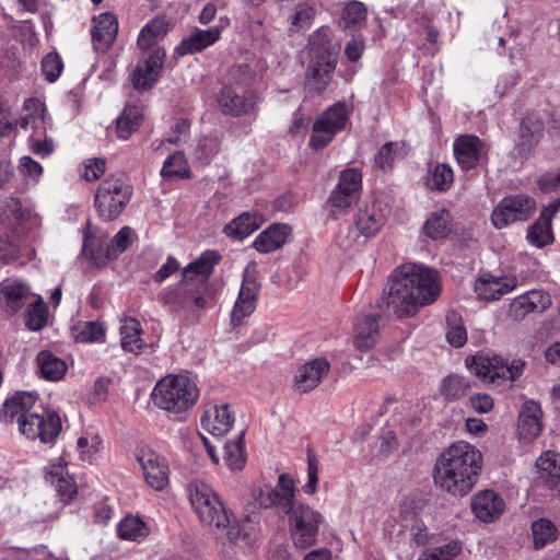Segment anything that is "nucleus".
Segmentation results:
<instances>
[{
    "instance_id": "39448f33",
    "label": "nucleus",
    "mask_w": 560,
    "mask_h": 560,
    "mask_svg": "<svg viewBox=\"0 0 560 560\" xmlns=\"http://www.w3.org/2000/svg\"><path fill=\"white\" fill-rule=\"evenodd\" d=\"M189 500L200 522L209 526L218 539L233 542L241 535L235 517L230 514L217 493L203 482H194L188 488Z\"/></svg>"
},
{
    "instance_id": "b1692460",
    "label": "nucleus",
    "mask_w": 560,
    "mask_h": 560,
    "mask_svg": "<svg viewBox=\"0 0 560 560\" xmlns=\"http://www.w3.org/2000/svg\"><path fill=\"white\" fill-rule=\"evenodd\" d=\"M551 305L550 295L541 290H532L517 298L510 304V315L516 319H523L527 314L544 312Z\"/></svg>"
},
{
    "instance_id": "0eeeda50",
    "label": "nucleus",
    "mask_w": 560,
    "mask_h": 560,
    "mask_svg": "<svg viewBox=\"0 0 560 560\" xmlns=\"http://www.w3.org/2000/svg\"><path fill=\"white\" fill-rule=\"evenodd\" d=\"M199 390L195 382L185 375H167L154 386L151 399L158 408L183 419L197 401Z\"/></svg>"
},
{
    "instance_id": "6e6d98bb",
    "label": "nucleus",
    "mask_w": 560,
    "mask_h": 560,
    "mask_svg": "<svg viewBox=\"0 0 560 560\" xmlns=\"http://www.w3.org/2000/svg\"><path fill=\"white\" fill-rule=\"evenodd\" d=\"M460 550L462 547L459 542L451 541L431 551L423 552L418 560H453L459 555Z\"/></svg>"
},
{
    "instance_id": "37998d69",
    "label": "nucleus",
    "mask_w": 560,
    "mask_h": 560,
    "mask_svg": "<svg viewBox=\"0 0 560 560\" xmlns=\"http://www.w3.org/2000/svg\"><path fill=\"white\" fill-rule=\"evenodd\" d=\"M224 460L232 469H242L246 462L244 432L235 441L224 444Z\"/></svg>"
},
{
    "instance_id": "2eb2a0df",
    "label": "nucleus",
    "mask_w": 560,
    "mask_h": 560,
    "mask_svg": "<svg viewBox=\"0 0 560 560\" xmlns=\"http://www.w3.org/2000/svg\"><path fill=\"white\" fill-rule=\"evenodd\" d=\"M536 202L526 195L503 198L494 208L491 221L497 229H503L516 221L527 220L535 210Z\"/></svg>"
},
{
    "instance_id": "6ab92c4d",
    "label": "nucleus",
    "mask_w": 560,
    "mask_h": 560,
    "mask_svg": "<svg viewBox=\"0 0 560 560\" xmlns=\"http://www.w3.org/2000/svg\"><path fill=\"white\" fill-rule=\"evenodd\" d=\"M259 288L260 285L255 277L245 272L237 300L232 311V323L234 326L240 325L245 317L254 312Z\"/></svg>"
},
{
    "instance_id": "864d4df0",
    "label": "nucleus",
    "mask_w": 560,
    "mask_h": 560,
    "mask_svg": "<svg viewBox=\"0 0 560 560\" xmlns=\"http://www.w3.org/2000/svg\"><path fill=\"white\" fill-rule=\"evenodd\" d=\"M40 68L42 73L48 82H56L63 70L62 58L56 51L48 52L42 59Z\"/></svg>"
},
{
    "instance_id": "a18cd8bd",
    "label": "nucleus",
    "mask_w": 560,
    "mask_h": 560,
    "mask_svg": "<svg viewBox=\"0 0 560 560\" xmlns=\"http://www.w3.org/2000/svg\"><path fill=\"white\" fill-rule=\"evenodd\" d=\"M48 319V307L44 300L38 296V299L31 303L26 311V327L30 330L37 331L44 328L47 324Z\"/></svg>"
},
{
    "instance_id": "9d476101",
    "label": "nucleus",
    "mask_w": 560,
    "mask_h": 560,
    "mask_svg": "<svg viewBox=\"0 0 560 560\" xmlns=\"http://www.w3.org/2000/svg\"><path fill=\"white\" fill-rule=\"evenodd\" d=\"M465 364L472 374L493 384H500L501 381L514 382L522 375L526 366L522 359H514L509 363L502 357L485 354L468 357Z\"/></svg>"
},
{
    "instance_id": "f257e3e1",
    "label": "nucleus",
    "mask_w": 560,
    "mask_h": 560,
    "mask_svg": "<svg viewBox=\"0 0 560 560\" xmlns=\"http://www.w3.org/2000/svg\"><path fill=\"white\" fill-rule=\"evenodd\" d=\"M441 294L439 273L422 265L406 262L394 269L384 290V303L399 318L413 316Z\"/></svg>"
},
{
    "instance_id": "423d86ee",
    "label": "nucleus",
    "mask_w": 560,
    "mask_h": 560,
    "mask_svg": "<svg viewBox=\"0 0 560 560\" xmlns=\"http://www.w3.org/2000/svg\"><path fill=\"white\" fill-rule=\"evenodd\" d=\"M308 62L305 83L311 91L323 92L329 85L337 66V55L330 43L329 30L320 27L314 32L306 47Z\"/></svg>"
},
{
    "instance_id": "bf43d9fd",
    "label": "nucleus",
    "mask_w": 560,
    "mask_h": 560,
    "mask_svg": "<svg viewBox=\"0 0 560 560\" xmlns=\"http://www.w3.org/2000/svg\"><path fill=\"white\" fill-rule=\"evenodd\" d=\"M366 9L362 2L351 1L349 2L342 12V20L346 26L357 24L358 22L365 19Z\"/></svg>"
},
{
    "instance_id": "6e6552de",
    "label": "nucleus",
    "mask_w": 560,
    "mask_h": 560,
    "mask_svg": "<svg viewBox=\"0 0 560 560\" xmlns=\"http://www.w3.org/2000/svg\"><path fill=\"white\" fill-rule=\"evenodd\" d=\"M233 83L224 85L218 95V105L223 115L240 117L250 115L257 105V95L249 89L253 74L247 63L231 70Z\"/></svg>"
},
{
    "instance_id": "393cba45",
    "label": "nucleus",
    "mask_w": 560,
    "mask_h": 560,
    "mask_svg": "<svg viewBox=\"0 0 560 560\" xmlns=\"http://www.w3.org/2000/svg\"><path fill=\"white\" fill-rule=\"evenodd\" d=\"M92 43L96 50H107L118 33V20L112 12H104L93 19Z\"/></svg>"
},
{
    "instance_id": "a878e982",
    "label": "nucleus",
    "mask_w": 560,
    "mask_h": 560,
    "mask_svg": "<svg viewBox=\"0 0 560 560\" xmlns=\"http://www.w3.org/2000/svg\"><path fill=\"white\" fill-rule=\"evenodd\" d=\"M517 285L515 277L481 276L475 283V292L479 299L485 301L499 300L502 295L511 292Z\"/></svg>"
},
{
    "instance_id": "49530a36",
    "label": "nucleus",
    "mask_w": 560,
    "mask_h": 560,
    "mask_svg": "<svg viewBox=\"0 0 560 560\" xmlns=\"http://www.w3.org/2000/svg\"><path fill=\"white\" fill-rule=\"evenodd\" d=\"M454 182V174L453 170L447 164H438L430 177L427 180V185L429 188L439 190V191H446L450 189Z\"/></svg>"
},
{
    "instance_id": "1a4fd4ad",
    "label": "nucleus",
    "mask_w": 560,
    "mask_h": 560,
    "mask_svg": "<svg viewBox=\"0 0 560 560\" xmlns=\"http://www.w3.org/2000/svg\"><path fill=\"white\" fill-rule=\"evenodd\" d=\"M132 195L131 186L122 175H110L102 180L95 191V208L106 222L116 220Z\"/></svg>"
},
{
    "instance_id": "72a5a7b5",
    "label": "nucleus",
    "mask_w": 560,
    "mask_h": 560,
    "mask_svg": "<svg viewBox=\"0 0 560 560\" xmlns=\"http://www.w3.org/2000/svg\"><path fill=\"white\" fill-rule=\"evenodd\" d=\"M290 233V228L285 224H271L262 231L254 241L253 246L259 253H271L282 247Z\"/></svg>"
},
{
    "instance_id": "58836bf2",
    "label": "nucleus",
    "mask_w": 560,
    "mask_h": 560,
    "mask_svg": "<svg viewBox=\"0 0 560 560\" xmlns=\"http://www.w3.org/2000/svg\"><path fill=\"white\" fill-rule=\"evenodd\" d=\"M142 119L141 109L137 106L125 107L122 114L117 118V136L127 140L140 126Z\"/></svg>"
},
{
    "instance_id": "0e129e2a",
    "label": "nucleus",
    "mask_w": 560,
    "mask_h": 560,
    "mask_svg": "<svg viewBox=\"0 0 560 560\" xmlns=\"http://www.w3.org/2000/svg\"><path fill=\"white\" fill-rule=\"evenodd\" d=\"M179 268V262L176 260L175 257L170 255L166 261L160 267V269L153 273L152 280L155 283H161L167 278H170L172 275H174L176 271H178Z\"/></svg>"
},
{
    "instance_id": "052dcab7",
    "label": "nucleus",
    "mask_w": 560,
    "mask_h": 560,
    "mask_svg": "<svg viewBox=\"0 0 560 560\" xmlns=\"http://www.w3.org/2000/svg\"><path fill=\"white\" fill-rule=\"evenodd\" d=\"M307 477L308 480L303 489L305 493L313 494L318 482V460L311 451L307 452Z\"/></svg>"
},
{
    "instance_id": "cd10ccee",
    "label": "nucleus",
    "mask_w": 560,
    "mask_h": 560,
    "mask_svg": "<svg viewBox=\"0 0 560 560\" xmlns=\"http://www.w3.org/2000/svg\"><path fill=\"white\" fill-rule=\"evenodd\" d=\"M234 413L228 404L210 406L201 417V424L213 436H223L234 423Z\"/></svg>"
},
{
    "instance_id": "4c0bfd02",
    "label": "nucleus",
    "mask_w": 560,
    "mask_h": 560,
    "mask_svg": "<svg viewBox=\"0 0 560 560\" xmlns=\"http://www.w3.org/2000/svg\"><path fill=\"white\" fill-rule=\"evenodd\" d=\"M533 542L536 549H541L555 541L558 537V528L548 518H538L532 523Z\"/></svg>"
},
{
    "instance_id": "2f4dec72",
    "label": "nucleus",
    "mask_w": 560,
    "mask_h": 560,
    "mask_svg": "<svg viewBox=\"0 0 560 560\" xmlns=\"http://www.w3.org/2000/svg\"><path fill=\"white\" fill-rule=\"evenodd\" d=\"M220 34L221 30L219 27H210L208 30L195 28L188 37L182 40L177 50L182 55L199 52L213 45L220 38Z\"/></svg>"
},
{
    "instance_id": "69168bd1",
    "label": "nucleus",
    "mask_w": 560,
    "mask_h": 560,
    "mask_svg": "<svg viewBox=\"0 0 560 560\" xmlns=\"http://www.w3.org/2000/svg\"><path fill=\"white\" fill-rule=\"evenodd\" d=\"M106 162L103 159L94 158L88 160L83 177L88 182L98 179L105 172Z\"/></svg>"
},
{
    "instance_id": "09e8293b",
    "label": "nucleus",
    "mask_w": 560,
    "mask_h": 560,
    "mask_svg": "<svg viewBox=\"0 0 560 560\" xmlns=\"http://www.w3.org/2000/svg\"><path fill=\"white\" fill-rule=\"evenodd\" d=\"M188 164L184 158L182 152H176L170 155L162 167L161 175L163 177L173 178L180 177L184 178L188 176Z\"/></svg>"
},
{
    "instance_id": "f8f14e48",
    "label": "nucleus",
    "mask_w": 560,
    "mask_h": 560,
    "mask_svg": "<svg viewBox=\"0 0 560 560\" xmlns=\"http://www.w3.org/2000/svg\"><path fill=\"white\" fill-rule=\"evenodd\" d=\"M348 119L349 109L346 103L338 102L329 107L314 122L310 147L315 150L326 148L334 140L337 132L345 129Z\"/></svg>"
},
{
    "instance_id": "20e7f679",
    "label": "nucleus",
    "mask_w": 560,
    "mask_h": 560,
    "mask_svg": "<svg viewBox=\"0 0 560 560\" xmlns=\"http://www.w3.org/2000/svg\"><path fill=\"white\" fill-rule=\"evenodd\" d=\"M36 400L35 393H16L5 400L3 417L7 422H13L16 419L21 433L28 439H39L43 443H50L60 433V417L54 410L36 406Z\"/></svg>"
},
{
    "instance_id": "a211bd4d",
    "label": "nucleus",
    "mask_w": 560,
    "mask_h": 560,
    "mask_svg": "<svg viewBox=\"0 0 560 560\" xmlns=\"http://www.w3.org/2000/svg\"><path fill=\"white\" fill-rule=\"evenodd\" d=\"M137 460L150 487L163 490L168 485L170 468L164 457L154 451L142 448L137 452Z\"/></svg>"
},
{
    "instance_id": "bb28decb",
    "label": "nucleus",
    "mask_w": 560,
    "mask_h": 560,
    "mask_svg": "<svg viewBox=\"0 0 560 560\" xmlns=\"http://www.w3.org/2000/svg\"><path fill=\"white\" fill-rule=\"evenodd\" d=\"M541 409L534 400L525 401L520 410L517 432L520 439L524 442H532L541 431Z\"/></svg>"
},
{
    "instance_id": "7ed1b4c3",
    "label": "nucleus",
    "mask_w": 560,
    "mask_h": 560,
    "mask_svg": "<svg viewBox=\"0 0 560 560\" xmlns=\"http://www.w3.org/2000/svg\"><path fill=\"white\" fill-rule=\"evenodd\" d=\"M483 456L470 443L459 441L443 451L434 466V482L453 497L468 494L481 474Z\"/></svg>"
},
{
    "instance_id": "4468645a",
    "label": "nucleus",
    "mask_w": 560,
    "mask_h": 560,
    "mask_svg": "<svg viewBox=\"0 0 560 560\" xmlns=\"http://www.w3.org/2000/svg\"><path fill=\"white\" fill-rule=\"evenodd\" d=\"M290 515L291 535L294 545L301 549L313 546L323 516L304 504H298Z\"/></svg>"
},
{
    "instance_id": "dca6fc26",
    "label": "nucleus",
    "mask_w": 560,
    "mask_h": 560,
    "mask_svg": "<svg viewBox=\"0 0 560 560\" xmlns=\"http://www.w3.org/2000/svg\"><path fill=\"white\" fill-rule=\"evenodd\" d=\"M488 152V145L474 135L459 136L454 142V154L463 171L487 164Z\"/></svg>"
},
{
    "instance_id": "603ef678",
    "label": "nucleus",
    "mask_w": 560,
    "mask_h": 560,
    "mask_svg": "<svg viewBox=\"0 0 560 560\" xmlns=\"http://www.w3.org/2000/svg\"><path fill=\"white\" fill-rule=\"evenodd\" d=\"M107 244H102L94 238H85L83 243V255L95 266H104L115 257H105V248Z\"/></svg>"
},
{
    "instance_id": "680f3d73",
    "label": "nucleus",
    "mask_w": 560,
    "mask_h": 560,
    "mask_svg": "<svg viewBox=\"0 0 560 560\" xmlns=\"http://www.w3.org/2000/svg\"><path fill=\"white\" fill-rule=\"evenodd\" d=\"M538 187L544 192L560 190V166L553 171L542 174L538 178Z\"/></svg>"
},
{
    "instance_id": "c85d7f7f",
    "label": "nucleus",
    "mask_w": 560,
    "mask_h": 560,
    "mask_svg": "<svg viewBox=\"0 0 560 560\" xmlns=\"http://www.w3.org/2000/svg\"><path fill=\"white\" fill-rule=\"evenodd\" d=\"M380 338V326L376 315L358 316L354 324L353 345L360 351L372 349Z\"/></svg>"
},
{
    "instance_id": "e2e57ef3",
    "label": "nucleus",
    "mask_w": 560,
    "mask_h": 560,
    "mask_svg": "<svg viewBox=\"0 0 560 560\" xmlns=\"http://www.w3.org/2000/svg\"><path fill=\"white\" fill-rule=\"evenodd\" d=\"M271 485L262 483L256 486L252 490V495L255 502L262 509H272L275 502L271 500Z\"/></svg>"
},
{
    "instance_id": "c9c22d12",
    "label": "nucleus",
    "mask_w": 560,
    "mask_h": 560,
    "mask_svg": "<svg viewBox=\"0 0 560 560\" xmlns=\"http://www.w3.org/2000/svg\"><path fill=\"white\" fill-rule=\"evenodd\" d=\"M167 33V23L162 19H153L148 22L138 36V47L142 50L151 51L155 46L156 40L163 38Z\"/></svg>"
},
{
    "instance_id": "473e14b6",
    "label": "nucleus",
    "mask_w": 560,
    "mask_h": 560,
    "mask_svg": "<svg viewBox=\"0 0 560 560\" xmlns=\"http://www.w3.org/2000/svg\"><path fill=\"white\" fill-rule=\"evenodd\" d=\"M262 223L264 217L260 213L243 212L225 225L224 233L236 240H243L257 231Z\"/></svg>"
},
{
    "instance_id": "de8ad7c7",
    "label": "nucleus",
    "mask_w": 560,
    "mask_h": 560,
    "mask_svg": "<svg viewBox=\"0 0 560 560\" xmlns=\"http://www.w3.org/2000/svg\"><path fill=\"white\" fill-rule=\"evenodd\" d=\"M460 317L456 312H450L446 315L448 330L446 339L455 348L463 347L467 341V332L465 327L459 323Z\"/></svg>"
},
{
    "instance_id": "3c124183",
    "label": "nucleus",
    "mask_w": 560,
    "mask_h": 560,
    "mask_svg": "<svg viewBox=\"0 0 560 560\" xmlns=\"http://www.w3.org/2000/svg\"><path fill=\"white\" fill-rule=\"evenodd\" d=\"M132 230L129 226H124L119 232L112 238L110 243L106 245L105 257L117 258L124 253L131 244Z\"/></svg>"
},
{
    "instance_id": "5701e85b",
    "label": "nucleus",
    "mask_w": 560,
    "mask_h": 560,
    "mask_svg": "<svg viewBox=\"0 0 560 560\" xmlns=\"http://www.w3.org/2000/svg\"><path fill=\"white\" fill-rule=\"evenodd\" d=\"M330 369L326 359H315L303 364L294 375V389L304 394L316 388Z\"/></svg>"
},
{
    "instance_id": "8fccbe9b",
    "label": "nucleus",
    "mask_w": 560,
    "mask_h": 560,
    "mask_svg": "<svg viewBox=\"0 0 560 560\" xmlns=\"http://www.w3.org/2000/svg\"><path fill=\"white\" fill-rule=\"evenodd\" d=\"M2 223L9 228L14 235L19 233L18 225L24 218V211L18 199L11 198L7 201L2 212Z\"/></svg>"
},
{
    "instance_id": "f3484780",
    "label": "nucleus",
    "mask_w": 560,
    "mask_h": 560,
    "mask_svg": "<svg viewBox=\"0 0 560 560\" xmlns=\"http://www.w3.org/2000/svg\"><path fill=\"white\" fill-rule=\"evenodd\" d=\"M165 55L162 48H154L144 54L131 74L136 90H148L153 86L163 68Z\"/></svg>"
},
{
    "instance_id": "a19ab883",
    "label": "nucleus",
    "mask_w": 560,
    "mask_h": 560,
    "mask_svg": "<svg viewBox=\"0 0 560 560\" xmlns=\"http://www.w3.org/2000/svg\"><path fill=\"white\" fill-rule=\"evenodd\" d=\"M451 213L446 209L433 212L424 223V233L432 240H440L447 235Z\"/></svg>"
},
{
    "instance_id": "aec40b11",
    "label": "nucleus",
    "mask_w": 560,
    "mask_h": 560,
    "mask_svg": "<svg viewBox=\"0 0 560 560\" xmlns=\"http://www.w3.org/2000/svg\"><path fill=\"white\" fill-rule=\"evenodd\" d=\"M31 296V288L22 279L11 277L0 282V303L11 314L22 310Z\"/></svg>"
},
{
    "instance_id": "774afa93",
    "label": "nucleus",
    "mask_w": 560,
    "mask_h": 560,
    "mask_svg": "<svg viewBox=\"0 0 560 560\" xmlns=\"http://www.w3.org/2000/svg\"><path fill=\"white\" fill-rule=\"evenodd\" d=\"M52 485L63 501H70L77 493V487L70 478L59 477Z\"/></svg>"
},
{
    "instance_id": "79ce46f5",
    "label": "nucleus",
    "mask_w": 560,
    "mask_h": 560,
    "mask_svg": "<svg viewBox=\"0 0 560 560\" xmlns=\"http://www.w3.org/2000/svg\"><path fill=\"white\" fill-rule=\"evenodd\" d=\"M469 389L470 383L464 376L450 375L443 380L440 392L446 400H457L464 397Z\"/></svg>"
},
{
    "instance_id": "c756f323",
    "label": "nucleus",
    "mask_w": 560,
    "mask_h": 560,
    "mask_svg": "<svg viewBox=\"0 0 560 560\" xmlns=\"http://www.w3.org/2000/svg\"><path fill=\"white\" fill-rule=\"evenodd\" d=\"M536 467L539 481L560 495V455L548 451L537 459Z\"/></svg>"
},
{
    "instance_id": "f704fd0d",
    "label": "nucleus",
    "mask_w": 560,
    "mask_h": 560,
    "mask_svg": "<svg viewBox=\"0 0 560 560\" xmlns=\"http://www.w3.org/2000/svg\"><path fill=\"white\" fill-rule=\"evenodd\" d=\"M119 330L121 348L127 352L138 354L144 346L139 320L133 317H126L121 320Z\"/></svg>"
},
{
    "instance_id": "4d7b16f0",
    "label": "nucleus",
    "mask_w": 560,
    "mask_h": 560,
    "mask_svg": "<svg viewBox=\"0 0 560 560\" xmlns=\"http://www.w3.org/2000/svg\"><path fill=\"white\" fill-rule=\"evenodd\" d=\"M315 18V10L313 7L305 3L298 4L294 14L291 16L290 31H298L308 28Z\"/></svg>"
},
{
    "instance_id": "7c9ffc66",
    "label": "nucleus",
    "mask_w": 560,
    "mask_h": 560,
    "mask_svg": "<svg viewBox=\"0 0 560 560\" xmlns=\"http://www.w3.org/2000/svg\"><path fill=\"white\" fill-rule=\"evenodd\" d=\"M295 482L289 474H281L276 487L271 486V500L275 502L272 509H277L284 514H290L298 505L294 502Z\"/></svg>"
},
{
    "instance_id": "c03bdc74",
    "label": "nucleus",
    "mask_w": 560,
    "mask_h": 560,
    "mask_svg": "<svg viewBox=\"0 0 560 560\" xmlns=\"http://www.w3.org/2000/svg\"><path fill=\"white\" fill-rule=\"evenodd\" d=\"M527 240L532 245L538 248L552 243L553 234L551 230V222L539 217L535 223L529 226L527 231Z\"/></svg>"
},
{
    "instance_id": "412c9836",
    "label": "nucleus",
    "mask_w": 560,
    "mask_h": 560,
    "mask_svg": "<svg viewBox=\"0 0 560 560\" xmlns=\"http://www.w3.org/2000/svg\"><path fill=\"white\" fill-rule=\"evenodd\" d=\"M471 510L479 521L492 523L504 513L505 502L493 490H483L471 498Z\"/></svg>"
},
{
    "instance_id": "f03ea898",
    "label": "nucleus",
    "mask_w": 560,
    "mask_h": 560,
    "mask_svg": "<svg viewBox=\"0 0 560 560\" xmlns=\"http://www.w3.org/2000/svg\"><path fill=\"white\" fill-rule=\"evenodd\" d=\"M220 259L221 256L215 250L203 252L183 268L179 282L161 293V302L172 312L194 313L212 306L217 291L209 283V278Z\"/></svg>"
},
{
    "instance_id": "338daca9",
    "label": "nucleus",
    "mask_w": 560,
    "mask_h": 560,
    "mask_svg": "<svg viewBox=\"0 0 560 560\" xmlns=\"http://www.w3.org/2000/svg\"><path fill=\"white\" fill-rule=\"evenodd\" d=\"M220 148V140L217 136H205L199 142L197 150L200 152L201 156L209 158L215 154Z\"/></svg>"
},
{
    "instance_id": "9b49d317",
    "label": "nucleus",
    "mask_w": 560,
    "mask_h": 560,
    "mask_svg": "<svg viewBox=\"0 0 560 560\" xmlns=\"http://www.w3.org/2000/svg\"><path fill=\"white\" fill-rule=\"evenodd\" d=\"M388 209L382 202L373 200L364 202L354 215L355 231L349 230L346 238L339 240V245L350 248L357 238L362 235L372 237L376 235L385 223Z\"/></svg>"
},
{
    "instance_id": "ea45409f",
    "label": "nucleus",
    "mask_w": 560,
    "mask_h": 560,
    "mask_svg": "<svg viewBox=\"0 0 560 560\" xmlns=\"http://www.w3.org/2000/svg\"><path fill=\"white\" fill-rule=\"evenodd\" d=\"M117 532L121 539L139 540L148 536L149 528L140 517L128 515L118 523Z\"/></svg>"
},
{
    "instance_id": "ddd939ff",
    "label": "nucleus",
    "mask_w": 560,
    "mask_h": 560,
    "mask_svg": "<svg viewBox=\"0 0 560 560\" xmlns=\"http://www.w3.org/2000/svg\"><path fill=\"white\" fill-rule=\"evenodd\" d=\"M361 188L362 174L358 168L342 171L337 187L326 202V208L334 217L342 214L359 199Z\"/></svg>"
},
{
    "instance_id": "13d9d810",
    "label": "nucleus",
    "mask_w": 560,
    "mask_h": 560,
    "mask_svg": "<svg viewBox=\"0 0 560 560\" xmlns=\"http://www.w3.org/2000/svg\"><path fill=\"white\" fill-rule=\"evenodd\" d=\"M105 335L103 325L98 322H85L78 335L77 340L81 342L100 341Z\"/></svg>"
},
{
    "instance_id": "4be33fe9",
    "label": "nucleus",
    "mask_w": 560,
    "mask_h": 560,
    "mask_svg": "<svg viewBox=\"0 0 560 560\" xmlns=\"http://www.w3.org/2000/svg\"><path fill=\"white\" fill-rule=\"evenodd\" d=\"M546 115L532 113L526 115L521 122L517 151L522 158H527L539 142L545 130Z\"/></svg>"
},
{
    "instance_id": "e433bc0d",
    "label": "nucleus",
    "mask_w": 560,
    "mask_h": 560,
    "mask_svg": "<svg viewBox=\"0 0 560 560\" xmlns=\"http://www.w3.org/2000/svg\"><path fill=\"white\" fill-rule=\"evenodd\" d=\"M36 362L42 376L48 381H59L66 374V362L54 355L51 352H39L37 354Z\"/></svg>"
},
{
    "instance_id": "5fc2aeb1",
    "label": "nucleus",
    "mask_w": 560,
    "mask_h": 560,
    "mask_svg": "<svg viewBox=\"0 0 560 560\" xmlns=\"http://www.w3.org/2000/svg\"><path fill=\"white\" fill-rule=\"evenodd\" d=\"M401 145L398 142L385 143L374 158L375 165L382 170H388L393 166L396 158L399 155Z\"/></svg>"
}]
</instances>
